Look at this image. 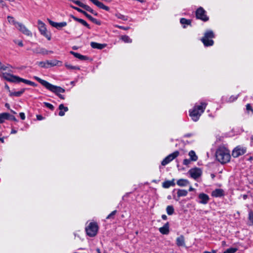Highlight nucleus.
I'll list each match as a JSON object with an SVG mask.
<instances>
[{
    "label": "nucleus",
    "instance_id": "obj_1",
    "mask_svg": "<svg viewBox=\"0 0 253 253\" xmlns=\"http://www.w3.org/2000/svg\"><path fill=\"white\" fill-rule=\"evenodd\" d=\"M33 78L43 86H44L47 89L55 93L60 99H65L64 96L60 94V93H64L65 92V90L64 89L60 86L53 85L48 82L43 80L38 77L34 76Z\"/></svg>",
    "mask_w": 253,
    "mask_h": 253
},
{
    "label": "nucleus",
    "instance_id": "obj_2",
    "mask_svg": "<svg viewBox=\"0 0 253 253\" xmlns=\"http://www.w3.org/2000/svg\"><path fill=\"white\" fill-rule=\"evenodd\" d=\"M207 106V103L201 102L200 105L196 104L192 110H189V116L193 121L197 122L199 119Z\"/></svg>",
    "mask_w": 253,
    "mask_h": 253
},
{
    "label": "nucleus",
    "instance_id": "obj_3",
    "mask_svg": "<svg viewBox=\"0 0 253 253\" xmlns=\"http://www.w3.org/2000/svg\"><path fill=\"white\" fill-rule=\"evenodd\" d=\"M215 157L216 160L221 164L229 162L231 158L229 151L224 147H220L217 149Z\"/></svg>",
    "mask_w": 253,
    "mask_h": 253
},
{
    "label": "nucleus",
    "instance_id": "obj_4",
    "mask_svg": "<svg viewBox=\"0 0 253 253\" xmlns=\"http://www.w3.org/2000/svg\"><path fill=\"white\" fill-rule=\"evenodd\" d=\"M1 76L6 81L12 82V83H20L22 82L25 84H29V80H26L23 78H21L19 77L14 76L13 75L8 74L7 73H2L1 74Z\"/></svg>",
    "mask_w": 253,
    "mask_h": 253
},
{
    "label": "nucleus",
    "instance_id": "obj_5",
    "mask_svg": "<svg viewBox=\"0 0 253 253\" xmlns=\"http://www.w3.org/2000/svg\"><path fill=\"white\" fill-rule=\"evenodd\" d=\"M214 38V34L213 31L209 30L205 33L204 36L202 38L201 41L205 46H212L214 43L212 39Z\"/></svg>",
    "mask_w": 253,
    "mask_h": 253
},
{
    "label": "nucleus",
    "instance_id": "obj_6",
    "mask_svg": "<svg viewBox=\"0 0 253 253\" xmlns=\"http://www.w3.org/2000/svg\"><path fill=\"white\" fill-rule=\"evenodd\" d=\"M38 29L42 35L45 37L47 40L50 41L51 38V33L47 31L45 24L41 20L38 21Z\"/></svg>",
    "mask_w": 253,
    "mask_h": 253
},
{
    "label": "nucleus",
    "instance_id": "obj_7",
    "mask_svg": "<svg viewBox=\"0 0 253 253\" xmlns=\"http://www.w3.org/2000/svg\"><path fill=\"white\" fill-rule=\"evenodd\" d=\"M98 226L95 222H90L85 228V231L88 236L90 237L95 236L98 231Z\"/></svg>",
    "mask_w": 253,
    "mask_h": 253
},
{
    "label": "nucleus",
    "instance_id": "obj_8",
    "mask_svg": "<svg viewBox=\"0 0 253 253\" xmlns=\"http://www.w3.org/2000/svg\"><path fill=\"white\" fill-rule=\"evenodd\" d=\"M196 16L198 19H200L203 21H207L209 20V17L206 15V11L202 7H199L196 11Z\"/></svg>",
    "mask_w": 253,
    "mask_h": 253
},
{
    "label": "nucleus",
    "instance_id": "obj_9",
    "mask_svg": "<svg viewBox=\"0 0 253 253\" xmlns=\"http://www.w3.org/2000/svg\"><path fill=\"white\" fill-rule=\"evenodd\" d=\"M246 151V147L238 146L233 149L232 155L234 158H237L245 154Z\"/></svg>",
    "mask_w": 253,
    "mask_h": 253
},
{
    "label": "nucleus",
    "instance_id": "obj_10",
    "mask_svg": "<svg viewBox=\"0 0 253 253\" xmlns=\"http://www.w3.org/2000/svg\"><path fill=\"white\" fill-rule=\"evenodd\" d=\"M16 28L25 35L32 37V33L22 23L19 22Z\"/></svg>",
    "mask_w": 253,
    "mask_h": 253
},
{
    "label": "nucleus",
    "instance_id": "obj_11",
    "mask_svg": "<svg viewBox=\"0 0 253 253\" xmlns=\"http://www.w3.org/2000/svg\"><path fill=\"white\" fill-rule=\"evenodd\" d=\"M189 173L191 177L194 179H196L201 176L202 171L200 169L196 168L190 169Z\"/></svg>",
    "mask_w": 253,
    "mask_h": 253
},
{
    "label": "nucleus",
    "instance_id": "obj_12",
    "mask_svg": "<svg viewBox=\"0 0 253 253\" xmlns=\"http://www.w3.org/2000/svg\"><path fill=\"white\" fill-rule=\"evenodd\" d=\"M198 199L199 201H198V202L204 205L207 204L210 200L209 196L204 193H201L199 194Z\"/></svg>",
    "mask_w": 253,
    "mask_h": 253
},
{
    "label": "nucleus",
    "instance_id": "obj_13",
    "mask_svg": "<svg viewBox=\"0 0 253 253\" xmlns=\"http://www.w3.org/2000/svg\"><path fill=\"white\" fill-rule=\"evenodd\" d=\"M47 21L50 25L52 27L56 28L58 30H60L62 27H65L67 26V23L66 22H62L60 23L55 22L52 21L49 19H47Z\"/></svg>",
    "mask_w": 253,
    "mask_h": 253
},
{
    "label": "nucleus",
    "instance_id": "obj_14",
    "mask_svg": "<svg viewBox=\"0 0 253 253\" xmlns=\"http://www.w3.org/2000/svg\"><path fill=\"white\" fill-rule=\"evenodd\" d=\"M176 190L177 191V195L176 196H173V198L176 201H178L181 197H185L188 194V191L186 190L180 189H174L173 192Z\"/></svg>",
    "mask_w": 253,
    "mask_h": 253
},
{
    "label": "nucleus",
    "instance_id": "obj_15",
    "mask_svg": "<svg viewBox=\"0 0 253 253\" xmlns=\"http://www.w3.org/2000/svg\"><path fill=\"white\" fill-rule=\"evenodd\" d=\"M91 1L94 4L96 5L98 7L104 9L106 11H109L110 10V8L105 5L102 2L99 1L98 0H89Z\"/></svg>",
    "mask_w": 253,
    "mask_h": 253
},
{
    "label": "nucleus",
    "instance_id": "obj_16",
    "mask_svg": "<svg viewBox=\"0 0 253 253\" xmlns=\"http://www.w3.org/2000/svg\"><path fill=\"white\" fill-rule=\"evenodd\" d=\"M169 222H167L163 227H160L159 230L162 234L167 235L169 232Z\"/></svg>",
    "mask_w": 253,
    "mask_h": 253
},
{
    "label": "nucleus",
    "instance_id": "obj_17",
    "mask_svg": "<svg viewBox=\"0 0 253 253\" xmlns=\"http://www.w3.org/2000/svg\"><path fill=\"white\" fill-rule=\"evenodd\" d=\"M70 16H71V18H72L76 21H77V22H79L80 23H81L83 25H84L85 27H87L88 29H90V27L89 25L84 20H83L82 19H80V18H77V17H76V16H74L73 15H71Z\"/></svg>",
    "mask_w": 253,
    "mask_h": 253
},
{
    "label": "nucleus",
    "instance_id": "obj_18",
    "mask_svg": "<svg viewBox=\"0 0 253 253\" xmlns=\"http://www.w3.org/2000/svg\"><path fill=\"white\" fill-rule=\"evenodd\" d=\"M176 244L178 247H184L185 246L184 237L183 235H180L176 238Z\"/></svg>",
    "mask_w": 253,
    "mask_h": 253
},
{
    "label": "nucleus",
    "instance_id": "obj_19",
    "mask_svg": "<svg viewBox=\"0 0 253 253\" xmlns=\"http://www.w3.org/2000/svg\"><path fill=\"white\" fill-rule=\"evenodd\" d=\"M224 195V191L221 189H216L212 192V196L215 197H220Z\"/></svg>",
    "mask_w": 253,
    "mask_h": 253
},
{
    "label": "nucleus",
    "instance_id": "obj_20",
    "mask_svg": "<svg viewBox=\"0 0 253 253\" xmlns=\"http://www.w3.org/2000/svg\"><path fill=\"white\" fill-rule=\"evenodd\" d=\"M175 185L174 179L171 180H167L163 183V187L165 188H169L170 186H174Z\"/></svg>",
    "mask_w": 253,
    "mask_h": 253
},
{
    "label": "nucleus",
    "instance_id": "obj_21",
    "mask_svg": "<svg viewBox=\"0 0 253 253\" xmlns=\"http://www.w3.org/2000/svg\"><path fill=\"white\" fill-rule=\"evenodd\" d=\"M90 45L93 48H96L99 49H102L104 48L106 46V44H101L95 42H91Z\"/></svg>",
    "mask_w": 253,
    "mask_h": 253
},
{
    "label": "nucleus",
    "instance_id": "obj_22",
    "mask_svg": "<svg viewBox=\"0 0 253 253\" xmlns=\"http://www.w3.org/2000/svg\"><path fill=\"white\" fill-rule=\"evenodd\" d=\"M47 65L50 67H53L55 66H60L61 62L57 60H47Z\"/></svg>",
    "mask_w": 253,
    "mask_h": 253
},
{
    "label": "nucleus",
    "instance_id": "obj_23",
    "mask_svg": "<svg viewBox=\"0 0 253 253\" xmlns=\"http://www.w3.org/2000/svg\"><path fill=\"white\" fill-rule=\"evenodd\" d=\"M177 184L181 187H185L189 184V182L185 179H180L177 181Z\"/></svg>",
    "mask_w": 253,
    "mask_h": 253
},
{
    "label": "nucleus",
    "instance_id": "obj_24",
    "mask_svg": "<svg viewBox=\"0 0 253 253\" xmlns=\"http://www.w3.org/2000/svg\"><path fill=\"white\" fill-rule=\"evenodd\" d=\"M59 109L60 110L59 112V115L60 116H63L65 115V112L68 110V107H65L63 104H61L59 106Z\"/></svg>",
    "mask_w": 253,
    "mask_h": 253
},
{
    "label": "nucleus",
    "instance_id": "obj_25",
    "mask_svg": "<svg viewBox=\"0 0 253 253\" xmlns=\"http://www.w3.org/2000/svg\"><path fill=\"white\" fill-rule=\"evenodd\" d=\"M70 53L73 55L76 58H77L80 59L81 60H85L88 58L86 56L81 55L80 53L74 51H70Z\"/></svg>",
    "mask_w": 253,
    "mask_h": 253
},
{
    "label": "nucleus",
    "instance_id": "obj_26",
    "mask_svg": "<svg viewBox=\"0 0 253 253\" xmlns=\"http://www.w3.org/2000/svg\"><path fill=\"white\" fill-rule=\"evenodd\" d=\"M180 22L183 25V28H185L186 27V25H191V20L184 18H182L180 19Z\"/></svg>",
    "mask_w": 253,
    "mask_h": 253
},
{
    "label": "nucleus",
    "instance_id": "obj_27",
    "mask_svg": "<svg viewBox=\"0 0 253 253\" xmlns=\"http://www.w3.org/2000/svg\"><path fill=\"white\" fill-rule=\"evenodd\" d=\"M25 91V88H23L21 89L19 91H14V92H10L9 95L10 96H16V97H19Z\"/></svg>",
    "mask_w": 253,
    "mask_h": 253
},
{
    "label": "nucleus",
    "instance_id": "obj_28",
    "mask_svg": "<svg viewBox=\"0 0 253 253\" xmlns=\"http://www.w3.org/2000/svg\"><path fill=\"white\" fill-rule=\"evenodd\" d=\"M9 114L7 113H3L0 114V123L4 122V120L9 119Z\"/></svg>",
    "mask_w": 253,
    "mask_h": 253
},
{
    "label": "nucleus",
    "instance_id": "obj_29",
    "mask_svg": "<svg viewBox=\"0 0 253 253\" xmlns=\"http://www.w3.org/2000/svg\"><path fill=\"white\" fill-rule=\"evenodd\" d=\"M189 156H190V160L192 161H196L198 159V157L196 155L195 152L191 150L189 152Z\"/></svg>",
    "mask_w": 253,
    "mask_h": 253
},
{
    "label": "nucleus",
    "instance_id": "obj_30",
    "mask_svg": "<svg viewBox=\"0 0 253 253\" xmlns=\"http://www.w3.org/2000/svg\"><path fill=\"white\" fill-rule=\"evenodd\" d=\"M179 152L178 151H175L169 155L168 156L171 162L175 158H176L179 155Z\"/></svg>",
    "mask_w": 253,
    "mask_h": 253
},
{
    "label": "nucleus",
    "instance_id": "obj_31",
    "mask_svg": "<svg viewBox=\"0 0 253 253\" xmlns=\"http://www.w3.org/2000/svg\"><path fill=\"white\" fill-rule=\"evenodd\" d=\"M84 16H86L87 18H88L90 20H91L92 22L97 24L100 25V23L95 18L92 17L91 15L88 14L87 12L85 13Z\"/></svg>",
    "mask_w": 253,
    "mask_h": 253
},
{
    "label": "nucleus",
    "instance_id": "obj_32",
    "mask_svg": "<svg viewBox=\"0 0 253 253\" xmlns=\"http://www.w3.org/2000/svg\"><path fill=\"white\" fill-rule=\"evenodd\" d=\"M121 39L125 43H131L132 42V40L126 35L122 36Z\"/></svg>",
    "mask_w": 253,
    "mask_h": 253
},
{
    "label": "nucleus",
    "instance_id": "obj_33",
    "mask_svg": "<svg viewBox=\"0 0 253 253\" xmlns=\"http://www.w3.org/2000/svg\"><path fill=\"white\" fill-rule=\"evenodd\" d=\"M7 20L10 23L12 24L13 25L15 26V27L17 26L18 24H19V22L16 21L14 18L10 16H7Z\"/></svg>",
    "mask_w": 253,
    "mask_h": 253
},
{
    "label": "nucleus",
    "instance_id": "obj_34",
    "mask_svg": "<svg viewBox=\"0 0 253 253\" xmlns=\"http://www.w3.org/2000/svg\"><path fill=\"white\" fill-rule=\"evenodd\" d=\"M115 16L116 17H117L118 19H122L124 21H127L128 20V17L126 16H125L124 15H123L120 13H117L115 14Z\"/></svg>",
    "mask_w": 253,
    "mask_h": 253
},
{
    "label": "nucleus",
    "instance_id": "obj_35",
    "mask_svg": "<svg viewBox=\"0 0 253 253\" xmlns=\"http://www.w3.org/2000/svg\"><path fill=\"white\" fill-rule=\"evenodd\" d=\"M37 64L42 68H48L49 66L47 65V60L46 61L38 62Z\"/></svg>",
    "mask_w": 253,
    "mask_h": 253
},
{
    "label": "nucleus",
    "instance_id": "obj_36",
    "mask_svg": "<svg viewBox=\"0 0 253 253\" xmlns=\"http://www.w3.org/2000/svg\"><path fill=\"white\" fill-rule=\"evenodd\" d=\"M167 212L169 215H172L174 212V208L172 206H168L166 209Z\"/></svg>",
    "mask_w": 253,
    "mask_h": 253
},
{
    "label": "nucleus",
    "instance_id": "obj_37",
    "mask_svg": "<svg viewBox=\"0 0 253 253\" xmlns=\"http://www.w3.org/2000/svg\"><path fill=\"white\" fill-rule=\"evenodd\" d=\"M53 51L51 50H48L44 48L41 47L40 54L43 55H47L49 53H52Z\"/></svg>",
    "mask_w": 253,
    "mask_h": 253
},
{
    "label": "nucleus",
    "instance_id": "obj_38",
    "mask_svg": "<svg viewBox=\"0 0 253 253\" xmlns=\"http://www.w3.org/2000/svg\"><path fill=\"white\" fill-rule=\"evenodd\" d=\"M237 250V248H230L225 251L224 253H235Z\"/></svg>",
    "mask_w": 253,
    "mask_h": 253
},
{
    "label": "nucleus",
    "instance_id": "obj_39",
    "mask_svg": "<svg viewBox=\"0 0 253 253\" xmlns=\"http://www.w3.org/2000/svg\"><path fill=\"white\" fill-rule=\"evenodd\" d=\"M66 67L70 70H80V68L78 66H74L70 64H65Z\"/></svg>",
    "mask_w": 253,
    "mask_h": 253
},
{
    "label": "nucleus",
    "instance_id": "obj_40",
    "mask_svg": "<svg viewBox=\"0 0 253 253\" xmlns=\"http://www.w3.org/2000/svg\"><path fill=\"white\" fill-rule=\"evenodd\" d=\"M70 7H72L73 9H75V10H76L77 11H78V12L83 14L84 15L85 14V13H86V12H85V11L82 10V9L78 7H76V6H73L72 5H70Z\"/></svg>",
    "mask_w": 253,
    "mask_h": 253
},
{
    "label": "nucleus",
    "instance_id": "obj_41",
    "mask_svg": "<svg viewBox=\"0 0 253 253\" xmlns=\"http://www.w3.org/2000/svg\"><path fill=\"white\" fill-rule=\"evenodd\" d=\"M170 162L168 156H167L161 162L162 165L165 166Z\"/></svg>",
    "mask_w": 253,
    "mask_h": 253
},
{
    "label": "nucleus",
    "instance_id": "obj_42",
    "mask_svg": "<svg viewBox=\"0 0 253 253\" xmlns=\"http://www.w3.org/2000/svg\"><path fill=\"white\" fill-rule=\"evenodd\" d=\"M79 6L83 8L84 9L87 11L90 8V7L88 5L84 4L82 2H81V3H79Z\"/></svg>",
    "mask_w": 253,
    "mask_h": 253
},
{
    "label": "nucleus",
    "instance_id": "obj_43",
    "mask_svg": "<svg viewBox=\"0 0 253 253\" xmlns=\"http://www.w3.org/2000/svg\"><path fill=\"white\" fill-rule=\"evenodd\" d=\"M117 212V211L115 210L112 211L106 217L107 219L114 218V216Z\"/></svg>",
    "mask_w": 253,
    "mask_h": 253
},
{
    "label": "nucleus",
    "instance_id": "obj_44",
    "mask_svg": "<svg viewBox=\"0 0 253 253\" xmlns=\"http://www.w3.org/2000/svg\"><path fill=\"white\" fill-rule=\"evenodd\" d=\"M43 104H44L45 106H46L47 108H49L51 110H54V106L51 104L47 102H43Z\"/></svg>",
    "mask_w": 253,
    "mask_h": 253
},
{
    "label": "nucleus",
    "instance_id": "obj_45",
    "mask_svg": "<svg viewBox=\"0 0 253 253\" xmlns=\"http://www.w3.org/2000/svg\"><path fill=\"white\" fill-rule=\"evenodd\" d=\"M8 66H10V65H8V66H5L3 65L0 61V70L5 71L7 69Z\"/></svg>",
    "mask_w": 253,
    "mask_h": 253
},
{
    "label": "nucleus",
    "instance_id": "obj_46",
    "mask_svg": "<svg viewBox=\"0 0 253 253\" xmlns=\"http://www.w3.org/2000/svg\"><path fill=\"white\" fill-rule=\"evenodd\" d=\"M115 27H117L119 29L124 30H128V29H130L129 27H124V26H120V25H115Z\"/></svg>",
    "mask_w": 253,
    "mask_h": 253
},
{
    "label": "nucleus",
    "instance_id": "obj_47",
    "mask_svg": "<svg viewBox=\"0 0 253 253\" xmlns=\"http://www.w3.org/2000/svg\"><path fill=\"white\" fill-rule=\"evenodd\" d=\"M249 219L253 224V212L252 211L250 212L249 214Z\"/></svg>",
    "mask_w": 253,
    "mask_h": 253
},
{
    "label": "nucleus",
    "instance_id": "obj_48",
    "mask_svg": "<svg viewBox=\"0 0 253 253\" xmlns=\"http://www.w3.org/2000/svg\"><path fill=\"white\" fill-rule=\"evenodd\" d=\"M191 161L190 159H185L184 160L183 164L185 166H188L191 163Z\"/></svg>",
    "mask_w": 253,
    "mask_h": 253
},
{
    "label": "nucleus",
    "instance_id": "obj_49",
    "mask_svg": "<svg viewBox=\"0 0 253 253\" xmlns=\"http://www.w3.org/2000/svg\"><path fill=\"white\" fill-rule=\"evenodd\" d=\"M41 47H38L33 50V52L36 53H40L41 52Z\"/></svg>",
    "mask_w": 253,
    "mask_h": 253
},
{
    "label": "nucleus",
    "instance_id": "obj_50",
    "mask_svg": "<svg viewBox=\"0 0 253 253\" xmlns=\"http://www.w3.org/2000/svg\"><path fill=\"white\" fill-rule=\"evenodd\" d=\"M238 95L237 96H231L229 98V101L233 102L236 100L238 98Z\"/></svg>",
    "mask_w": 253,
    "mask_h": 253
},
{
    "label": "nucleus",
    "instance_id": "obj_51",
    "mask_svg": "<svg viewBox=\"0 0 253 253\" xmlns=\"http://www.w3.org/2000/svg\"><path fill=\"white\" fill-rule=\"evenodd\" d=\"M8 120H12V121H14L15 122H17L18 121L17 119L14 116L10 115H9V119Z\"/></svg>",
    "mask_w": 253,
    "mask_h": 253
},
{
    "label": "nucleus",
    "instance_id": "obj_52",
    "mask_svg": "<svg viewBox=\"0 0 253 253\" xmlns=\"http://www.w3.org/2000/svg\"><path fill=\"white\" fill-rule=\"evenodd\" d=\"M19 116H20V118L22 120H24L25 119V114L23 112H21L19 113Z\"/></svg>",
    "mask_w": 253,
    "mask_h": 253
},
{
    "label": "nucleus",
    "instance_id": "obj_53",
    "mask_svg": "<svg viewBox=\"0 0 253 253\" xmlns=\"http://www.w3.org/2000/svg\"><path fill=\"white\" fill-rule=\"evenodd\" d=\"M246 109L248 111L251 110L252 111H253V110L252 109V106L249 104H248L246 105Z\"/></svg>",
    "mask_w": 253,
    "mask_h": 253
},
{
    "label": "nucleus",
    "instance_id": "obj_54",
    "mask_svg": "<svg viewBox=\"0 0 253 253\" xmlns=\"http://www.w3.org/2000/svg\"><path fill=\"white\" fill-rule=\"evenodd\" d=\"M14 42L15 43H17L20 46L22 47L23 46V42L22 41H18L17 42L15 41Z\"/></svg>",
    "mask_w": 253,
    "mask_h": 253
},
{
    "label": "nucleus",
    "instance_id": "obj_55",
    "mask_svg": "<svg viewBox=\"0 0 253 253\" xmlns=\"http://www.w3.org/2000/svg\"><path fill=\"white\" fill-rule=\"evenodd\" d=\"M36 117L37 120L39 121L42 120L44 119V118L41 115H38Z\"/></svg>",
    "mask_w": 253,
    "mask_h": 253
},
{
    "label": "nucleus",
    "instance_id": "obj_56",
    "mask_svg": "<svg viewBox=\"0 0 253 253\" xmlns=\"http://www.w3.org/2000/svg\"><path fill=\"white\" fill-rule=\"evenodd\" d=\"M30 85L33 86H37V84L35 83L34 82H33L31 81H29V84Z\"/></svg>",
    "mask_w": 253,
    "mask_h": 253
},
{
    "label": "nucleus",
    "instance_id": "obj_57",
    "mask_svg": "<svg viewBox=\"0 0 253 253\" xmlns=\"http://www.w3.org/2000/svg\"><path fill=\"white\" fill-rule=\"evenodd\" d=\"M162 218L163 220H166L167 219V216L165 214H163L162 215Z\"/></svg>",
    "mask_w": 253,
    "mask_h": 253
},
{
    "label": "nucleus",
    "instance_id": "obj_58",
    "mask_svg": "<svg viewBox=\"0 0 253 253\" xmlns=\"http://www.w3.org/2000/svg\"><path fill=\"white\" fill-rule=\"evenodd\" d=\"M191 136H192V134H191V133H187L185 135V137H189Z\"/></svg>",
    "mask_w": 253,
    "mask_h": 253
},
{
    "label": "nucleus",
    "instance_id": "obj_59",
    "mask_svg": "<svg viewBox=\"0 0 253 253\" xmlns=\"http://www.w3.org/2000/svg\"><path fill=\"white\" fill-rule=\"evenodd\" d=\"M195 189L193 188L192 186H190L189 189V191H194Z\"/></svg>",
    "mask_w": 253,
    "mask_h": 253
},
{
    "label": "nucleus",
    "instance_id": "obj_60",
    "mask_svg": "<svg viewBox=\"0 0 253 253\" xmlns=\"http://www.w3.org/2000/svg\"><path fill=\"white\" fill-rule=\"evenodd\" d=\"M91 13L92 14H93V15H95V16H97V13L94 10H92V12H91Z\"/></svg>",
    "mask_w": 253,
    "mask_h": 253
},
{
    "label": "nucleus",
    "instance_id": "obj_61",
    "mask_svg": "<svg viewBox=\"0 0 253 253\" xmlns=\"http://www.w3.org/2000/svg\"><path fill=\"white\" fill-rule=\"evenodd\" d=\"M91 13L92 14H93V15H95V16H97V13L94 10H92V12H91Z\"/></svg>",
    "mask_w": 253,
    "mask_h": 253
},
{
    "label": "nucleus",
    "instance_id": "obj_62",
    "mask_svg": "<svg viewBox=\"0 0 253 253\" xmlns=\"http://www.w3.org/2000/svg\"><path fill=\"white\" fill-rule=\"evenodd\" d=\"M5 88H6L7 90H9V91L10 92H11L10 91V88H9V87L7 84H5Z\"/></svg>",
    "mask_w": 253,
    "mask_h": 253
},
{
    "label": "nucleus",
    "instance_id": "obj_63",
    "mask_svg": "<svg viewBox=\"0 0 253 253\" xmlns=\"http://www.w3.org/2000/svg\"><path fill=\"white\" fill-rule=\"evenodd\" d=\"M5 106L6 108H7L8 109H9V107H10L9 104L8 103H6V104H5Z\"/></svg>",
    "mask_w": 253,
    "mask_h": 253
},
{
    "label": "nucleus",
    "instance_id": "obj_64",
    "mask_svg": "<svg viewBox=\"0 0 253 253\" xmlns=\"http://www.w3.org/2000/svg\"><path fill=\"white\" fill-rule=\"evenodd\" d=\"M17 132V131L14 129H12L11 130V133H16Z\"/></svg>",
    "mask_w": 253,
    "mask_h": 253
}]
</instances>
